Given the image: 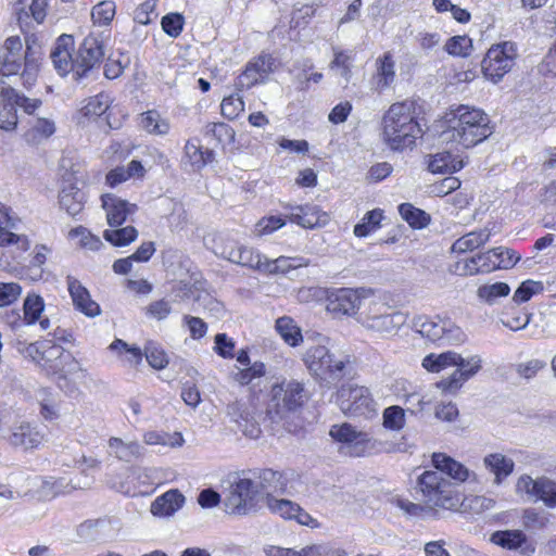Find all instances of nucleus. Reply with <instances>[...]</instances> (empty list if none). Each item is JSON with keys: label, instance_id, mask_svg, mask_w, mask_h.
<instances>
[{"label": "nucleus", "instance_id": "obj_1", "mask_svg": "<svg viewBox=\"0 0 556 556\" xmlns=\"http://www.w3.org/2000/svg\"><path fill=\"white\" fill-rule=\"evenodd\" d=\"M414 501L394 497L391 503L406 517L416 519L435 518L439 509L480 514L493 506L484 496L464 495L455 489H416Z\"/></svg>", "mask_w": 556, "mask_h": 556}, {"label": "nucleus", "instance_id": "obj_2", "mask_svg": "<svg viewBox=\"0 0 556 556\" xmlns=\"http://www.w3.org/2000/svg\"><path fill=\"white\" fill-rule=\"evenodd\" d=\"M307 400L308 392L302 382L283 379L270 388L263 420L268 421L273 430L281 426L288 432H295L300 426L294 422V418Z\"/></svg>", "mask_w": 556, "mask_h": 556}, {"label": "nucleus", "instance_id": "obj_3", "mask_svg": "<svg viewBox=\"0 0 556 556\" xmlns=\"http://www.w3.org/2000/svg\"><path fill=\"white\" fill-rule=\"evenodd\" d=\"M444 129L440 138L444 142H456L468 149L492 135L489 116L480 109L459 105L444 116Z\"/></svg>", "mask_w": 556, "mask_h": 556}, {"label": "nucleus", "instance_id": "obj_4", "mask_svg": "<svg viewBox=\"0 0 556 556\" xmlns=\"http://www.w3.org/2000/svg\"><path fill=\"white\" fill-rule=\"evenodd\" d=\"M422 130L415 115L413 101L393 103L382 117V139L393 151L415 144Z\"/></svg>", "mask_w": 556, "mask_h": 556}, {"label": "nucleus", "instance_id": "obj_5", "mask_svg": "<svg viewBox=\"0 0 556 556\" xmlns=\"http://www.w3.org/2000/svg\"><path fill=\"white\" fill-rule=\"evenodd\" d=\"M40 53L27 46L23 51L20 37H9L0 49V80L20 74L22 85L30 89L37 81L39 74Z\"/></svg>", "mask_w": 556, "mask_h": 556}, {"label": "nucleus", "instance_id": "obj_6", "mask_svg": "<svg viewBox=\"0 0 556 556\" xmlns=\"http://www.w3.org/2000/svg\"><path fill=\"white\" fill-rule=\"evenodd\" d=\"M303 362L314 377L327 382L344 378L350 366L348 355L337 356L325 345L307 349L303 355Z\"/></svg>", "mask_w": 556, "mask_h": 556}, {"label": "nucleus", "instance_id": "obj_7", "mask_svg": "<svg viewBox=\"0 0 556 556\" xmlns=\"http://www.w3.org/2000/svg\"><path fill=\"white\" fill-rule=\"evenodd\" d=\"M518 56L519 49L515 41L504 40L493 43L481 62L484 77L494 84L500 83L514 68Z\"/></svg>", "mask_w": 556, "mask_h": 556}, {"label": "nucleus", "instance_id": "obj_8", "mask_svg": "<svg viewBox=\"0 0 556 556\" xmlns=\"http://www.w3.org/2000/svg\"><path fill=\"white\" fill-rule=\"evenodd\" d=\"M293 472H280L273 469H249L226 475L222 483L227 486H286L293 482Z\"/></svg>", "mask_w": 556, "mask_h": 556}, {"label": "nucleus", "instance_id": "obj_9", "mask_svg": "<svg viewBox=\"0 0 556 556\" xmlns=\"http://www.w3.org/2000/svg\"><path fill=\"white\" fill-rule=\"evenodd\" d=\"M337 402L342 413L348 416L368 417L376 413L371 394L363 386L343 384L337 393Z\"/></svg>", "mask_w": 556, "mask_h": 556}, {"label": "nucleus", "instance_id": "obj_10", "mask_svg": "<svg viewBox=\"0 0 556 556\" xmlns=\"http://www.w3.org/2000/svg\"><path fill=\"white\" fill-rule=\"evenodd\" d=\"M406 315L399 311H392L386 304L372 305L368 313L362 317V325L381 336L395 334L405 325Z\"/></svg>", "mask_w": 556, "mask_h": 556}, {"label": "nucleus", "instance_id": "obj_11", "mask_svg": "<svg viewBox=\"0 0 556 556\" xmlns=\"http://www.w3.org/2000/svg\"><path fill=\"white\" fill-rule=\"evenodd\" d=\"M277 66L278 62L271 54L262 53L248 62L244 71L238 76L236 86L241 90L264 84Z\"/></svg>", "mask_w": 556, "mask_h": 556}, {"label": "nucleus", "instance_id": "obj_12", "mask_svg": "<svg viewBox=\"0 0 556 556\" xmlns=\"http://www.w3.org/2000/svg\"><path fill=\"white\" fill-rule=\"evenodd\" d=\"M103 58V42L94 36L86 37L76 53V81L88 77L99 68Z\"/></svg>", "mask_w": 556, "mask_h": 556}, {"label": "nucleus", "instance_id": "obj_13", "mask_svg": "<svg viewBox=\"0 0 556 556\" xmlns=\"http://www.w3.org/2000/svg\"><path fill=\"white\" fill-rule=\"evenodd\" d=\"M224 507L227 514L243 516L261 506L264 493L260 489H226Z\"/></svg>", "mask_w": 556, "mask_h": 556}, {"label": "nucleus", "instance_id": "obj_14", "mask_svg": "<svg viewBox=\"0 0 556 556\" xmlns=\"http://www.w3.org/2000/svg\"><path fill=\"white\" fill-rule=\"evenodd\" d=\"M364 290L340 288L332 290L327 295V311L334 315H354L364 298Z\"/></svg>", "mask_w": 556, "mask_h": 556}, {"label": "nucleus", "instance_id": "obj_15", "mask_svg": "<svg viewBox=\"0 0 556 556\" xmlns=\"http://www.w3.org/2000/svg\"><path fill=\"white\" fill-rule=\"evenodd\" d=\"M454 366H457V368L448 378L437 382V387L445 393H455L467 380L473 377L481 368V358L478 355L469 358H463L459 355V361Z\"/></svg>", "mask_w": 556, "mask_h": 556}, {"label": "nucleus", "instance_id": "obj_16", "mask_svg": "<svg viewBox=\"0 0 556 556\" xmlns=\"http://www.w3.org/2000/svg\"><path fill=\"white\" fill-rule=\"evenodd\" d=\"M73 47V36L63 34L56 39L50 58L55 71L61 76H66L72 73L74 80H76V56L74 58L72 54Z\"/></svg>", "mask_w": 556, "mask_h": 556}, {"label": "nucleus", "instance_id": "obj_17", "mask_svg": "<svg viewBox=\"0 0 556 556\" xmlns=\"http://www.w3.org/2000/svg\"><path fill=\"white\" fill-rule=\"evenodd\" d=\"M285 208L290 211L288 215L289 220L303 228L313 229L315 227H321L325 226L329 219L328 215L314 204H288Z\"/></svg>", "mask_w": 556, "mask_h": 556}, {"label": "nucleus", "instance_id": "obj_18", "mask_svg": "<svg viewBox=\"0 0 556 556\" xmlns=\"http://www.w3.org/2000/svg\"><path fill=\"white\" fill-rule=\"evenodd\" d=\"M432 464L438 470L459 483H479L475 471L469 470L465 465L444 453H434L432 455Z\"/></svg>", "mask_w": 556, "mask_h": 556}, {"label": "nucleus", "instance_id": "obj_19", "mask_svg": "<svg viewBox=\"0 0 556 556\" xmlns=\"http://www.w3.org/2000/svg\"><path fill=\"white\" fill-rule=\"evenodd\" d=\"M226 414L232 422L238 426L245 437L256 439L261 434V427L251 413L247 409L245 404L241 401H233L227 405Z\"/></svg>", "mask_w": 556, "mask_h": 556}, {"label": "nucleus", "instance_id": "obj_20", "mask_svg": "<svg viewBox=\"0 0 556 556\" xmlns=\"http://www.w3.org/2000/svg\"><path fill=\"white\" fill-rule=\"evenodd\" d=\"M102 206L106 212L108 224L111 227H119L123 225L127 216L137 211V205L127 202L114 194L102 195Z\"/></svg>", "mask_w": 556, "mask_h": 556}, {"label": "nucleus", "instance_id": "obj_21", "mask_svg": "<svg viewBox=\"0 0 556 556\" xmlns=\"http://www.w3.org/2000/svg\"><path fill=\"white\" fill-rule=\"evenodd\" d=\"M67 288L76 309L88 317L98 316L101 312L97 302L91 300L89 291L74 277H67Z\"/></svg>", "mask_w": 556, "mask_h": 556}, {"label": "nucleus", "instance_id": "obj_22", "mask_svg": "<svg viewBox=\"0 0 556 556\" xmlns=\"http://www.w3.org/2000/svg\"><path fill=\"white\" fill-rule=\"evenodd\" d=\"M108 453L114 458L131 463L146 455V448L138 441H124L121 438L112 437L108 441Z\"/></svg>", "mask_w": 556, "mask_h": 556}, {"label": "nucleus", "instance_id": "obj_23", "mask_svg": "<svg viewBox=\"0 0 556 556\" xmlns=\"http://www.w3.org/2000/svg\"><path fill=\"white\" fill-rule=\"evenodd\" d=\"M15 222L10 216V208L0 202V247L16 245L18 250L26 251L29 241L26 236H18L12 232Z\"/></svg>", "mask_w": 556, "mask_h": 556}, {"label": "nucleus", "instance_id": "obj_24", "mask_svg": "<svg viewBox=\"0 0 556 556\" xmlns=\"http://www.w3.org/2000/svg\"><path fill=\"white\" fill-rule=\"evenodd\" d=\"M184 504L185 496L178 489H168L152 502L150 510L153 516L167 518L178 511Z\"/></svg>", "mask_w": 556, "mask_h": 556}, {"label": "nucleus", "instance_id": "obj_25", "mask_svg": "<svg viewBox=\"0 0 556 556\" xmlns=\"http://www.w3.org/2000/svg\"><path fill=\"white\" fill-rule=\"evenodd\" d=\"M483 466L494 476L493 483L500 485L514 472L515 462L502 453H490L483 457Z\"/></svg>", "mask_w": 556, "mask_h": 556}, {"label": "nucleus", "instance_id": "obj_26", "mask_svg": "<svg viewBox=\"0 0 556 556\" xmlns=\"http://www.w3.org/2000/svg\"><path fill=\"white\" fill-rule=\"evenodd\" d=\"M85 202V192L73 184L64 186L60 191V206L72 217H76L83 211Z\"/></svg>", "mask_w": 556, "mask_h": 556}, {"label": "nucleus", "instance_id": "obj_27", "mask_svg": "<svg viewBox=\"0 0 556 556\" xmlns=\"http://www.w3.org/2000/svg\"><path fill=\"white\" fill-rule=\"evenodd\" d=\"M464 167L463 160L454 156L448 151L429 155L428 169L433 174H452Z\"/></svg>", "mask_w": 556, "mask_h": 556}, {"label": "nucleus", "instance_id": "obj_28", "mask_svg": "<svg viewBox=\"0 0 556 556\" xmlns=\"http://www.w3.org/2000/svg\"><path fill=\"white\" fill-rule=\"evenodd\" d=\"M445 319L437 317L435 319L426 316H418L413 321L414 329L431 342H441L444 337Z\"/></svg>", "mask_w": 556, "mask_h": 556}, {"label": "nucleus", "instance_id": "obj_29", "mask_svg": "<svg viewBox=\"0 0 556 556\" xmlns=\"http://www.w3.org/2000/svg\"><path fill=\"white\" fill-rule=\"evenodd\" d=\"M490 237L491 230L488 227H484L482 229L468 232L460 237L459 239H457L452 244L451 250L452 252L455 253H465L467 251H472L486 243L490 240Z\"/></svg>", "mask_w": 556, "mask_h": 556}, {"label": "nucleus", "instance_id": "obj_30", "mask_svg": "<svg viewBox=\"0 0 556 556\" xmlns=\"http://www.w3.org/2000/svg\"><path fill=\"white\" fill-rule=\"evenodd\" d=\"M11 90V86L7 85L4 80H0V91ZM4 92L0 93V128L4 130H12L17 125V114L15 101H8Z\"/></svg>", "mask_w": 556, "mask_h": 556}, {"label": "nucleus", "instance_id": "obj_31", "mask_svg": "<svg viewBox=\"0 0 556 556\" xmlns=\"http://www.w3.org/2000/svg\"><path fill=\"white\" fill-rule=\"evenodd\" d=\"M42 440V435L28 424H22L10 437V442L15 446L25 448L37 447Z\"/></svg>", "mask_w": 556, "mask_h": 556}, {"label": "nucleus", "instance_id": "obj_32", "mask_svg": "<svg viewBox=\"0 0 556 556\" xmlns=\"http://www.w3.org/2000/svg\"><path fill=\"white\" fill-rule=\"evenodd\" d=\"M263 551L266 556H321L324 547L321 545L313 544L298 551L276 545H266Z\"/></svg>", "mask_w": 556, "mask_h": 556}, {"label": "nucleus", "instance_id": "obj_33", "mask_svg": "<svg viewBox=\"0 0 556 556\" xmlns=\"http://www.w3.org/2000/svg\"><path fill=\"white\" fill-rule=\"evenodd\" d=\"M394 67L395 63L389 52L377 60V88L383 89L394 81Z\"/></svg>", "mask_w": 556, "mask_h": 556}, {"label": "nucleus", "instance_id": "obj_34", "mask_svg": "<svg viewBox=\"0 0 556 556\" xmlns=\"http://www.w3.org/2000/svg\"><path fill=\"white\" fill-rule=\"evenodd\" d=\"M275 328L286 343L296 346L302 341L300 328L294 324L291 317L282 316L276 320Z\"/></svg>", "mask_w": 556, "mask_h": 556}, {"label": "nucleus", "instance_id": "obj_35", "mask_svg": "<svg viewBox=\"0 0 556 556\" xmlns=\"http://www.w3.org/2000/svg\"><path fill=\"white\" fill-rule=\"evenodd\" d=\"M143 442L148 445L181 446L185 442L180 432L167 433L164 431H147L143 434Z\"/></svg>", "mask_w": 556, "mask_h": 556}, {"label": "nucleus", "instance_id": "obj_36", "mask_svg": "<svg viewBox=\"0 0 556 556\" xmlns=\"http://www.w3.org/2000/svg\"><path fill=\"white\" fill-rule=\"evenodd\" d=\"M265 256L261 255L253 248L241 244V248L236 256L233 264L242 267H248L253 270H257L263 274Z\"/></svg>", "mask_w": 556, "mask_h": 556}, {"label": "nucleus", "instance_id": "obj_37", "mask_svg": "<svg viewBox=\"0 0 556 556\" xmlns=\"http://www.w3.org/2000/svg\"><path fill=\"white\" fill-rule=\"evenodd\" d=\"M526 540L527 536L521 530L496 531L491 536L494 544L507 549H517Z\"/></svg>", "mask_w": 556, "mask_h": 556}, {"label": "nucleus", "instance_id": "obj_38", "mask_svg": "<svg viewBox=\"0 0 556 556\" xmlns=\"http://www.w3.org/2000/svg\"><path fill=\"white\" fill-rule=\"evenodd\" d=\"M399 213L413 228H424L430 222V216L425 211L415 207L410 203H402L399 206Z\"/></svg>", "mask_w": 556, "mask_h": 556}, {"label": "nucleus", "instance_id": "obj_39", "mask_svg": "<svg viewBox=\"0 0 556 556\" xmlns=\"http://www.w3.org/2000/svg\"><path fill=\"white\" fill-rule=\"evenodd\" d=\"M263 502L266 503L269 510L287 520H293L295 511H299V505L289 500H278L269 494H264Z\"/></svg>", "mask_w": 556, "mask_h": 556}, {"label": "nucleus", "instance_id": "obj_40", "mask_svg": "<svg viewBox=\"0 0 556 556\" xmlns=\"http://www.w3.org/2000/svg\"><path fill=\"white\" fill-rule=\"evenodd\" d=\"M140 125L150 134L166 135L169 130V124L162 118L157 111L151 110L141 115Z\"/></svg>", "mask_w": 556, "mask_h": 556}, {"label": "nucleus", "instance_id": "obj_41", "mask_svg": "<svg viewBox=\"0 0 556 556\" xmlns=\"http://www.w3.org/2000/svg\"><path fill=\"white\" fill-rule=\"evenodd\" d=\"M457 361H459V354L448 351L439 355H427L422 361V366L429 371L439 372L447 366H454Z\"/></svg>", "mask_w": 556, "mask_h": 556}, {"label": "nucleus", "instance_id": "obj_42", "mask_svg": "<svg viewBox=\"0 0 556 556\" xmlns=\"http://www.w3.org/2000/svg\"><path fill=\"white\" fill-rule=\"evenodd\" d=\"M490 253L493 254V257L495 260V262L489 264V267H491V271L497 268H510L521 257L520 254H518L516 251L503 247L493 248L490 250Z\"/></svg>", "mask_w": 556, "mask_h": 556}, {"label": "nucleus", "instance_id": "obj_43", "mask_svg": "<svg viewBox=\"0 0 556 556\" xmlns=\"http://www.w3.org/2000/svg\"><path fill=\"white\" fill-rule=\"evenodd\" d=\"M266 368L265 364L262 362H255L251 366H247V368L238 369V371L233 375L235 381H237L241 386L252 384L255 380H260L265 376Z\"/></svg>", "mask_w": 556, "mask_h": 556}, {"label": "nucleus", "instance_id": "obj_44", "mask_svg": "<svg viewBox=\"0 0 556 556\" xmlns=\"http://www.w3.org/2000/svg\"><path fill=\"white\" fill-rule=\"evenodd\" d=\"M381 219V210L375 208L372 211L367 212L365 216L362 218L361 223L355 225L354 235L359 238L368 236L371 231L380 227Z\"/></svg>", "mask_w": 556, "mask_h": 556}, {"label": "nucleus", "instance_id": "obj_45", "mask_svg": "<svg viewBox=\"0 0 556 556\" xmlns=\"http://www.w3.org/2000/svg\"><path fill=\"white\" fill-rule=\"evenodd\" d=\"M298 258L280 256L276 260L264 258L263 274H287L291 269L302 266Z\"/></svg>", "mask_w": 556, "mask_h": 556}, {"label": "nucleus", "instance_id": "obj_46", "mask_svg": "<svg viewBox=\"0 0 556 556\" xmlns=\"http://www.w3.org/2000/svg\"><path fill=\"white\" fill-rule=\"evenodd\" d=\"M138 231L132 226L105 230L103 237L106 241L116 247H124L136 240Z\"/></svg>", "mask_w": 556, "mask_h": 556}, {"label": "nucleus", "instance_id": "obj_47", "mask_svg": "<svg viewBox=\"0 0 556 556\" xmlns=\"http://www.w3.org/2000/svg\"><path fill=\"white\" fill-rule=\"evenodd\" d=\"M58 493L52 492V489H35L34 491H28L24 494L14 492L11 489H5L4 491L0 492V498L4 501L16 500L18 497H26L29 501H50Z\"/></svg>", "mask_w": 556, "mask_h": 556}, {"label": "nucleus", "instance_id": "obj_48", "mask_svg": "<svg viewBox=\"0 0 556 556\" xmlns=\"http://www.w3.org/2000/svg\"><path fill=\"white\" fill-rule=\"evenodd\" d=\"M45 303L40 295L28 294L24 301V318L27 325H34L40 319V315L43 312Z\"/></svg>", "mask_w": 556, "mask_h": 556}, {"label": "nucleus", "instance_id": "obj_49", "mask_svg": "<svg viewBox=\"0 0 556 556\" xmlns=\"http://www.w3.org/2000/svg\"><path fill=\"white\" fill-rule=\"evenodd\" d=\"M150 480H141L143 485L163 486L164 484L180 482L179 476L172 469L150 468Z\"/></svg>", "mask_w": 556, "mask_h": 556}, {"label": "nucleus", "instance_id": "obj_50", "mask_svg": "<svg viewBox=\"0 0 556 556\" xmlns=\"http://www.w3.org/2000/svg\"><path fill=\"white\" fill-rule=\"evenodd\" d=\"M510 288L506 282H495L492 285H484L478 289V296L492 305L498 298L507 296Z\"/></svg>", "mask_w": 556, "mask_h": 556}, {"label": "nucleus", "instance_id": "obj_51", "mask_svg": "<svg viewBox=\"0 0 556 556\" xmlns=\"http://www.w3.org/2000/svg\"><path fill=\"white\" fill-rule=\"evenodd\" d=\"M110 108V97L105 93H99L88 99L81 108V113L87 117H97L104 114Z\"/></svg>", "mask_w": 556, "mask_h": 556}, {"label": "nucleus", "instance_id": "obj_52", "mask_svg": "<svg viewBox=\"0 0 556 556\" xmlns=\"http://www.w3.org/2000/svg\"><path fill=\"white\" fill-rule=\"evenodd\" d=\"M241 248V243H239L236 240L228 239V238H219L215 241L213 253L222 257L224 260L229 261L230 263H233L236 261V256Z\"/></svg>", "mask_w": 556, "mask_h": 556}, {"label": "nucleus", "instance_id": "obj_53", "mask_svg": "<svg viewBox=\"0 0 556 556\" xmlns=\"http://www.w3.org/2000/svg\"><path fill=\"white\" fill-rule=\"evenodd\" d=\"M144 356L149 365L154 369H163L168 364L167 354L154 342L147 343L144 346Z\"/></svg>", "mask_w": 556, "mask_h": 556}, {"label": "nucleus", "instance_id": "obj_54", "mask_svg": "<svg viewBox=\"0 0 556 556\" xmlns=\"http://www.w3.org/2000/svg\"><path fill=\"white\" fill-rule=\"evenodd\" d=\"M543 289L544 287L541 281L526 280L515 291L513 301L516 304L528 302L533 295L542 292Z\"/></svg>", "mask_w": 556, "mask_h": 556}, {"label": "nucleus", "instance_id": "obj_55", "mask_svg": "<svg viewBox=\"0 0 556 556\" xmlns=\"http://www.w3.org/2000/svg\"><path fill=\"white\" fill-rule=\"evenodd\" d=\"M7 94V100L15 101L16 108H21L25 113L33 114L41 105L40 99H31L17 92L13 87L11 90L3 91Z\"/></svg>", "mask_w": 556, "mask_h": 556}, {"label": "nucleus", "instance_id": "obj_56", "mask_svg": "<svg viewBox=\"0 0 556 556\" xmlns=\"http://www.w3.org/2000/svg\"><path fill=\"white\" fill-rule=\"evenodd\" d=\"M116 5L111 0L101 1L92 8L91 16L94 23L108 25L114 18Z\"/></svg>", "mask_w": 556, "mask_h": 556}, {"label": "nucleus", "instance_id": "obj_57", "mask_svg": "<svg viewBox=\"0 0 556 556\" xmlns=\"http://www.w3.org/2000/svg\"><path fill=\"white\" fill-rule=\"evenodd\" d=\"M235 135V130L226 123H212L206 126V136L214 137L220 144L233 142Z\"/></svg>", "mask_w": 556, "mask_h": 556}, {"label": "nucleus", "instance_id": "obj_58", "mask_svg": "<svg viewBox=\"0 0 556 556\" xmlns=\"http://www.w3.org/2000/svg\"><path fill=\"white\" fill-rule=\"evenodd\" d=\"M41 351V364L40 366L47 369L53 362L58 361L59 357L64 356L66 351L63 346L55 344L51 340H43Z\"/></svg>", "mask_w": 556, "mask_h": 556}, {"label": "nucleus", "instance_id": "obj_59", "mask_svg": "<svg viewBox=\"0 0 556 556\" xmlns=\"http://www.w3.org/2000/svg\"><path fill=\"white\" fill-rule=\"evenodd\" d=\"M330 435L340 442L352 443L356 441V443L362 442L361 439L362 433L357 432L351 425L343 424L341 426H332L330 429Z\"/></svg>", "mask_w": 556, "mask_h": 556}, {"label": "nucleus", "instance_id": "obj_60", "mask_svg": "<svg viewBox=\"0 0 556 556\" xmlns=\"http://www.w3.org/2000/svg\"><path fill=\"white\" fill-rule=\"evenodd\" d=\"M184 24V16L179 13L166 14L161 21L162 29L172 38H177L181 34Z\"/></svg>", "mask_w": 556, "mask_h": 556}, {"label": "nucleus", "instance_id": "obj_61", "mask_svg": "<svg viewBox=\"0 0 556 556\" xmlns=\"http://www.w3.org/2000/svg\"><path fill=\"white\" fill-rule=\"evenodd\" d=\"M470 49L471 39L467 36H454L445 43L447 53L455 56H467Z\"/></svg>", "mask_w": 556, "mask_h": 556}, {"label": "nucleus", "instance_id": "obj_62", "mask_svg": "<svg viewBox=\"0 0 556 556\" xmlns=\"http://www.w3.org/2000/svg\"><path fill=\"white\" fill-rule=\"evenodd\" d=\"M220 110L223 116L233 119L244 110V102L238 94H231L223 99Z\"/></svg>", "mask_w": 556, "mask_h": 556}, {"label": "nucleus", "instance_id": "obj_63", "mask_svg": "<svg viewBox=\"0 0 556 556\" xmlns=\"http://www.w3.org/2000/svg\"><path fill=\"white\" fill-rule=\"evenodd\" d=\"M404 410L400 406H390L383 413V425L388 429L400 430L404 426Z\"/></svg>", "mask_w": 556, "mask_h": 556}, {"label": "nucleus", "instance_id": "obj_64", "mask_svg": "<svg viewBox=\"0 0 556 556\" xmlns=\"http://www.w3.org/2000/svg\"><path fill=\"white\" fill-rule=\"evenodd\" d=\"M157 0H147L141 3L135 11L134 21L141 25H148L152 22L151 15L157 16L155 13Z\"/></svg>", "mask_w": 556, "mask_h": 556}]
</instances>
